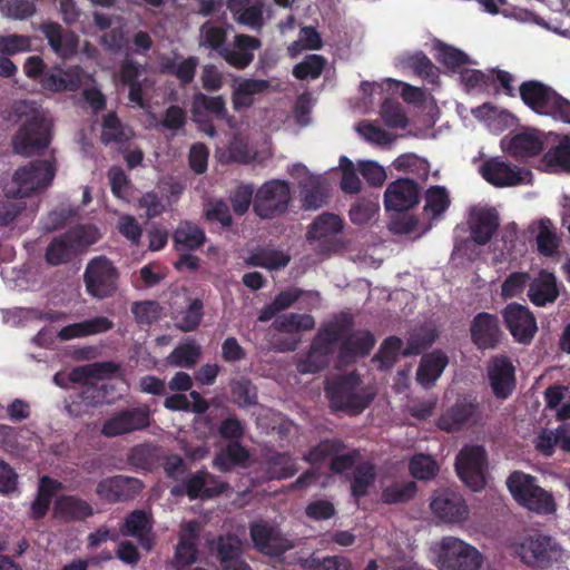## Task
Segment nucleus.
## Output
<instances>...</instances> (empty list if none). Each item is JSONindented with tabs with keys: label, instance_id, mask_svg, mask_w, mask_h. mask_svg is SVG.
Instances as JSON below:
<instances>
[{
	"label": "nucleus",
	"instance_id": "8fccbe9b",
	"mask_svg": "<svg viewBox=\"0 0 570 570\" xmlns=\"http://www.w3.org/2000/svg\"><path fill=\"white\" fill-rule=\"evenodd\" d=\"M345 443L340 439H325L311 448L304 460L309 463H322L326 459L331 460L345 450Z\"/></svg>",
	"mask_w": 570,
	"mask_h": 570
},
{
	"label": "nucleus",
	"instance_id": "4d7b16f0",
	"mask_svg": "<svg viewBox=\"0 0 570 570\" xmlns=\"http://www.w3.org/2000/svg\"><path fill=\"white\" fill-rule=\"evenodd\" d=\"M326 66V59L321 55H307L303 61L293 68V76L298 80L317 79Z\"/></svg>",
	"mask_w": 570,
	"mask_h": 570
},
{
	"label": "nucleus",
	"instance_id": "338daca9",
	"mask_svg": "<svg viewBox=\"0 0 570 570\" xmlns=\"http://www.w3.org/2000/svg\"><path fill=\"white\" fill-rule=\"evenodd\" d=\"M204 316V304L200 298H194L190 301L185 311L181 312L178 327L184 332L195 331Z\"/></svg>",
	"mask_w": 570,
	"mask_h": 570
},
{
	"label": "nucleus",
	"instance_id": "4be33fe9",
	"mask_svg": "<svg viewBox=\"0 0 570 570\" xmlns=\"http://www.w3.org/2000/svg\"><path fill=\"white\" fill-rule=\"evenodd\" d=\"M488 453L483 445L465 444V487L473 491L487 484Z\"/></svg>",
	"mask_w": 570,
	"mask_h": 570
},
{
	"label": "nucleus",
	"instance_id": "a18cd8bd",
	"mask_svg": "<svg viewBox=\"0 0 570 570\" xmlns=\"http://www.w3.org/2000/svg\"><path fill=\"white\" fill-rule=\"evenodd\" d=\"M272 327L281 333L311 331L315 327V320L311 314L288 313L276 317Z\"/></svg>",
	"mask_w": 570,
	"mask_h": 570
},
{
	"label": "nucleus",
	"instance_id": "dca6fc26",
	"mask_svg": "<svg viewBox=\"0 0 570 570\" xmlns=\"http://www.w3.org/2000/svg\"><path fill=\"white\" fill-rule=\"evenodd\" d=\"M488 380L494 396L507 400L515 389V370L505 355L493 356L487 368Z\"/></svg>",
	"mask_w": 570,
	"mask_h": 570
},
{
	"label": "nucleus",
	"instance_id": "680f3d73",
	"mask_svg": "<svg viewBox=\"0 0 570 570\" xmlns=\"http://www.w3.org/2000/svg\"><path fill=\"white\" fill-rule=\"evenodd\" d=\"M416 494V484L412 481L404 484L394 483L383 489L381 499L385 504L409 502Z\"/></svg>",
	"mask_w": 570,
	"mask_h": 570
},
{
	"label": "nucleus",
	"instance_id": "7ed1b4c3",
	"mask_svg": "<svg viewBox=\"0 0 570 570\" xmlns=\"http://www.w3.org/2000/svg\"><path fill=\"white\" fill-rule=\"evenodd\" d=\"M351 322L342 318L338 323H324L318 328L308 352L299 361L297 367L301 373H318L328 365L330 355L333 354L335 344L338 343L340 335L343 334Z\"/></svg>",
	"mask_w": 570,
	"mask_h": 570
},
{
	"label": "nucleus",
	"instance_id": "e433bc0d",
	"mask_svg": "<svg viewBox=\"0 0 570 570\" xmlns=\"http://www.w3.org/2000/svg\"><path fill=\"white\" fill-rule=\"evenodd\" d=\"M159 461L158 449L149 443L137 444L127 454V462L135 470L153 471Z\"/></svg>",
	"mask_w": 570,
	"mask_h": 570
},
{
	"label": "nucleus",
	"instance_id": "f8f14e48",
	"mask_svg": "<svg viewBox=\"0 0 570 570\" xmlns=\"http://www.w3.org/2000/svg\"><path fill=\"white\" fill-rule=\"evenodd\" d=\"M344 222L335 214L324 213L314 219L306 237L316 243L315 250L320 254H331L338 249L337 235L342 233Z\"/></svg>",
	"mask_w": 570,
	"mask_h": 570
},
{
	"label": "nucleus",
	"instance_id": "cd10ccee",
	"mask_svg": "<svg viewBox=\"0 0 570 570\" xmlns=\"http://www.w3.org/2000/svg\"><path fill=\"white\" fill-rule=\"evenodd\" d=\"M470 331L472 341L479 348H494L500 342L501 331L499 321L489 313L478 314L472 322Z\"/></svg>",
	"mask_w": 570,
	"mask_h": 570
},
{
	"label": "nucleus",
	"instance_id": "aec40b11",
	"mask_svg": "<svg viewBox=\"0 0 570 570\" xmlns=\"http://www.w3.org/2000/svg\"><path fill=\"white\" fill-rule=\"evenodd\" d=\"M502 148L513 158L522 159L540 155L544 148L538 130L521 131L501 140Z\"/></svg>",
	"mask_w": 570,
	"mask_h": 570
},
{
	"label": "nucleus",
	"instance_id": "ea45409f",
	"mask_svg": "<svg viewBox=\"0 0 570 570\" xmlns=\"http://www.w3.org/2000/svg\"><path fill=\"white\" fill-rule=\"evenodd\" d=\"M249 458L248 451L237 442H229L214 459V465L222 472H228L237 465H243Z\"/></svg>",
	"mask_w": 570,
	"mask_h": 570
},
{
	"label": "nucleus",
	"instance_id": "69168bd1",
	"mask_svg": "<svg viewBox=\"0 0 570 570\" xmlns=\"http://www.w3.org/2000/svg\"><path fill=\"white\" fill-rule=\"evenodd\" d=\"M492 89L493 80L491 70L489 72H484L476 69L465 68L466 92L491 94Z\"/></svg>",
	"mask_w": 570,
	"mask_h": 570
},
{
	"label": "nucleus",
	"instance_id": "6ab92c4d",
	"mask_svg": "<svg viewBox=\"0 0 570 570\" xmlns=\"http://www.w3.org/2000/svg\"><path fill=\"white\" fill-rule=\"evenodd\" d=\"M214 550L222 570H252L243 558V542L236 534L219 535Z\"/></svg>",
	"mask_w": 570,
	"mask_h": 570
},
{
	"label": "nucleus",
	"instance_id": "39448f33",
	"mask_svg": "<svg viewBox=\"0 0 570 570\" xmlns=\"http://www.w3.org/2000/svg\"><path fill=\"white\" fill-rule=\"evenodd\" d=\"M292 200L289 183L282 179L265 181L255 193L253 210L262 219L284 215Z\"/></svg>",
	"mask_w": 570,
	"mask_h": 570
},
{
	"label": "nucleus",
	"instance_id": "20e7f679",
	"mask_svg": "<svg viewBox=\"0 0 570 570\" xmlns=\"http://www.w3.org/2000/svg\"><path fill=\"white\" fill-rule=\"evenodd\" d=\"M52 139V125L39 111L33 110L12 137L13 150L22 156L42 155Z\"/></svg>",
	"mask_w": 570,
	"mask_h": 570
},
{
	"label": "nucleus",
	"instance_id": "c9c22d12",
	"mask_svg": "<svg viewBox=\"0 0 570 570\" xmlns=\"http://www.w3.org/2000/svg\"><path fill=\"white\" fill-rule=\"evenodd\" d=\"M431 509L443 522L460 523L463 520V501L448 493L435 497L431 502Z\"/></svg>",
	"mask_w": 570,
	"mask_h": 570
},
{
	"label": "nucleus",
	"instance_id": "58836bf2",
	"mask_svg": "<svg viewBox=\"0 0 570 570\" xmlns=\"http://www.w3.org/2000/svg\"><path fill=\"white\" fill-rule=\"evenodd\" d=\"M190 111L193 117L210 114L219 120L227 118L226 102L222 96L213 97L198 92L193 98Z\"/></svg>",
	"mask_w": 570,
	"mask_h": 570
},
{
	"label": "nucleus",
	"instance_id": "7c9ffc66",
	"mask_svg": "<svg viewBox=\"0 0 570 570\" xmlns=\"http://www.w3.org/2000/svg\"><path fill=\"white\" fill-rule=\"evenodd\" d=\"M436 566L440 570H463V541L444 537L436 550Z\"/></svg>",
	"mask_w": 570,
	"mask_h": 570
},
{
	"label": "nucleus",
	"instance_id": "0e129e2a",
	"mask_svg": "<svg viewBox=\"0 0 570 570\" xmlns=\"http://www.w3.org/2000/svg\"><path fill=\"white\" fill-rule=\"evenodd\" d=\"M409 66L415 75L431 85L439 83V68L422 52H417L410 57Z\"/></svg>",
	"mask_w": 570,
	"mask_h": 570
},
{
	"label": "nucleus",
	"instance_id": "9b49d317",
	"mask_svg": "<svg viewBox=\"0 0 570 570\" xmlns=\"http://www.w3.org/2000/svg\"><path fill=\"white\" fill-rule=\"evenodd\" d=\"M469 238H465V253L470 243L487 245L500 227V216L495 208L490 206H472L468 218Z\"/></svg>",
	"mask_w": 570,
	"mask_h": 570
},
{
	"label": "nucleus",
	"instance_id": "473e14b6",
	"mask_svg": "<svg viewBox=\"0 0 570 570\" xmlns=\"http://www.w3.org/2000/svg\"><path fill=\"white\" fill-rule=\"evenodd\" d=\"M176 250L189 252L204 246L206 235L202 227L191 222H181L173 234Z\"/></svg>",
	"mask_w": 570,
	"mask_h": 570
},
{
	"label": "nucleus",
	"instance_id": "5fc2aeb1",
	"mask_svg": "<svg viewBox=\"0 0 570 570\" xmlns=\"http://www.w3.org/2000/svg\"><path fill=\"white\" fill-rule=\"evenodd\" d=\"M409 470L413 478L426 481L435 478L439 465L431 455L419 453L411 458Z\"/></svg>",
	"mask_w": 570,
	"mask_h": 570
},
{
	"label": "nucleus",
	"instance_id": "e2e57ef3",
	"mask_svg": "<svg viewBox=\"0 0 570 570\" xmlns=\"http://www.w3.org/2000/svg\"><path fill=\"white\" fill-rule=\"evenodd\" d=\"M449 206L450 198L444 187L433 186L426 190L424 210L433 218L444 213Z\"/></svg>",
	"mask_w": 570,
	"mask_h": 570
},
{
	"label": "nucleus",
	"instance_id": "de8ad7c7",
	"mask_svg": "<svg viewBox=\"0 0 570 570\" xmlns=\"http://www.w3.org/2000/svg\"><path fill=\"white\" fill-rule=\"evenodd\" d=\"M200 354V346L195 341H191L176 346L168 355L167 361L174 366L193 368Z\"/></svg>",
	"mask_w": 570,
	"mask_h": 570
},
{
	"label": "nucleus",
	"instance_id": "a211bd4d",
	"mask_svg": "<svg viewBox=\"0 0 570 570\" xmlns=\"http://www.w3.org/2000/svg\"><path fill=\"white\" fill-rule=\"evenodd\" d=\"M478 171L481 177L494 187H511L523 183V171L512 167L500 157L489 158L480 164Z\"/></svg>",
	"mask_w": 570,
	"mask_h": 570
},
{
	"label": "nucleus",
	"instance_id": "ddd939ff",
	"mask_svg": "<svg viewBox=\"0 0 570 570\" xmlns=\"http://www.w3.org/2000/svg\"><path fill=\"white\" fill-rule=\"evenodd\" d=\"M144 489L138 478L117 474L101 479L96 488L97 495L108 503H120L134 500Z\"/></svg>",
	"mask_w": 570,
	"mask_h": 570
},
{
	"label": "nucleus",
	"instance_id": "774afa93",
	"mask_svg": "<svg viewBox=\"0 0 570 570\" xmlns=\"http://www.w3.org/2000/svg\"><path fill=\"white\" fill-rule=\"evenodd\" d=\"M381 118L389 128H405L407 118L399 102L385 99L381 107Z\"/></svg>",
	"mask_w": 570,
	"mask_h": 570
},
{
	"label": "nucleus",
	"instance_id": "423d86ee",
	"mask_svg": "<svg viewBox=\"0 0 570 570\" xmlns=\"http://www.w3.org/2000/svg\"><path fill=\"white\" fill-rule=\"evenodd\" d=\"M56 168L49 160H33L19 167L12 178L14 189L8 190V196L26 198L43 188L53 180Z\"/></svg>",
	"mask_w": 570,
	"mask_h": 570
},
{
	"label": "nucleus",
	"instance_id": "b1692460",
	"mask_svg": "<svg viewBox=\"0 0 570 570\" xmlns=\"http://www.w3.org/2000/svg\"><path fill=\"white\" fill-rule=\"evenodd\" d=\"M262 47L261 39L239 33L234 37V48L227 47L220 52V57L232 67L243 70L254 60V51Z\"/></svg>",
	"mask_w": 570,
	"mask_h": 570
},
{
	"label": "nucleus",
	"instance_id": "f257e3e1",
	"mask_svg": "<svg viewBox=\"0 0 570 570\" xmlns=\"http://www.w3.org/2000/svg\"><path fill=\"white\" fill-rule=\"evenodd\" d=\"M507 488L521 508L538 515H549L557 511L553 494L538 484L534 475L515 470L505 481Z\"/></svg>",
	"mask_w": 570,
	"mask_h": 570
},
{
	"label": "nucleus",
	"instance_id": "c756f323",
	"mask_svg": "<svg viewBox=\"0 0 570 570\" xmlns=\"http://www.w3.org/2000/svg\"><path fill=\"white\" fill-rule=\"evenodd\" d=\"M558 295L556 276L546 269H541L538 277L529 284L528 296L537 306L554 302Z\"/></svg>",
	"mask_w": 570,
	"mask_h": 570
},
{
	"label": "nucleus",
	"instance_id": "2f4dec72",
	"mask_svg": "<svg viewBox=\"0 0 570 570\" xmlns=\"http://www.w3.org/2000/svg\"><path fill=\"white\" fill-rule=\"evenodd\" d=\"M448 362V356L441 351L423 355L416 371V381L424 387L433 386Z\"/></svg>",
	"mask_w": 570,
	"mask_h": 570
},
{
	"label": "nucleus",
	"instance_id": "9d476101",
	"mask_svg": "<svg viewBox=\"0 0 570 570\" xmlns=\"http://www.w3.org/2000/svg\"><path fill=\"white\" fill-rule=\"evenodd\" d=\"M150 425V410L147 405L127 407L116 412L107 419L101 426V434L106 438H116Z\"/></svg>",
	"mask_w": 570,
	"mask_h": 570
},
{
	"label": "nucleus",
	"instance_id": "0eeeda50",
	"mask_svg": "<svg viewBox=\"0 0 570 570\" xmlns=\"http://www.w3.org/2000/svg\"><path fill=\"white\" fill-rule=\"evenodd\" d=\"M518 554L521 561L532 568L548 569L558 562L562 549L554 538L543 533L527 535L519 544Z\"/></svg>",
	"mask_w": 570,
	"mask_h": 570
},
{
	"label": "nucleus",
	"instance_id": "09e8293b",
	"mask_svg": "<svg viewBox=\"0 0 570 570\" xmlns=\"http://www.w3.org/2000/svg\"><path fill=\"white\" fill-rule=\"evenodd\" d=\"M198 63V57L189 56L179 63L168 59L163 62V69L165 72L175 76L181 86H186L194 80Z\"/></svg>",
	"mask_w": 570,
	"mask_h": 570
},
{
	"label": "nucleus",
	"instance_id": "3c124183",
	"mask_svg": "<svg viewBox=\"0 0 570 570\" xmlns=\"http://www.w3.org/2000/svg\"><path fill=\"white\" fill-rule=\"evenodd\" d=\"M402 346L403 341L399 336H389L382 342L377 353L373 357V361L380 362L381 370L392 368L395 365L399 355L402 354Z\"/></svg>",
	"mask_w": 570,
	"mask_h": 570
},
{
	"label": "nucleus",
	"instance_id": "f704fd0d",
	"mask_svg": "<svg viewBox=\"0 0 570 570\" xmlns=\"http://www.w3.org/2000/svg\"><path fill=\"white\" fill-rule=\"evenodd\" d=\"M271 82L265 79H244L233 90L232 104L236 111L249 108L253 96L269 89Z\"/></svg>",
	"mask_w": 570,
	"mask_h": 570
},
{
	"label": "nucleus",
	"instance_id": "72a5a7b5",
	"mask_svg": "<svg viewBox=\"0 0 570 570\" xmlns=\"http://www.w3.org/2000/svg\"><path fill=\"white\" fill-rule=\"evenodd\" d=\"M493 412V400L489 394L465 400V430L473 426L483 430Z\"/></svg>",
	"mask_w": 570,
	"mask_h": 570
},
{
	"label": "nucleus",
	"instance_id": "052dcab7",
	"mask_svg": "<svg viewBox=\"0 0 570 570\" xmlns=\"http://www.w3.org/2000/svg\"><path fill=\"white\" fill-rule=\"evenodd\" d=\"M200 45L217 51L219 55L224 49H227V29L219 26H213L210 22H205L200 27Z\"/></svg>",
	"mask_w": 570,
	"mask_h": 570
},
{
	"label": "nucleus",
	"instance_id": "c03bdc74",
	"mask_svg": "<svg viewBox=\"0 0 570 570\" xmlns=\"http://www.w3.org/2000/svg\"><path fill=\"white\" fill-rule=\"evenodd\" d=\"M291 256L282 250L262 248L248 257L247 264L269 271H277L287 266Z\"/></svg>",
	"mask_w": 570,
	"mask_h": 570
},
{
	"label": "nucleus",
	"instance_id": "412c9836",
	"mask_svg": "<svg viewBox=\"0 0 570 570\" xmlns=\"http://www.w3.org/2000/svg\"><path fill=\"white\" fill-rule=\"evenodd\" d=\"M41 32L48 41L50 49L60 58L69 59L78 51V36L63 29L57 22H43L40 27Z\"/></svg>",
	"mask_w": 570,
	"mask_h": 570
},
{
	"label": "nucleus",
	"instance_id": "6e6552de",
	"mask_svg": "<svg viewBox=\"0 0 570 570\" xmlns=\"http://www.w3.org/2000/svg\"><path fill=\"white\" fill-rule=\"evenodd\" d=\"M342 318L351 322L348 328L340 335L338 361L343 364H352L360 357L367 356L373 350L376 340L367 330H354V317L346 312L335 315L328 323H338Z\"/></svg>",
	"mask_w": 570,
	"mask_h": 570
},
{
	"label": "nucleus",
	"instance_id": "2eb2a0df",
	"mask_svg": "<svg viewBox=\"0 0 570 570\" xmlns=\"http://www.w3.org/2000/svg\"><path fill=\"white\" fill-rule=\"evenodd\" d=\"M249 534L254 548L269 557H279L293 547L277 529L265 521L252 522L249 524Z\"/></svg>",
	"mask_w": 570,
	"mask_h": 570
},
{
	"label": "nucleus",
	"instance_id": "6e6d98bb",
	"mask_svg": "<svg viewBox=\"0 0 570 570\" xmlns=\"http://www.w3.org/2000/svg\"><path fill=\"white\" fill-rule=\"evenodd\" d=\"M379 209L376 198H358L350 208V219L355 225H365L374 218Z\"/></svg>",
	"mask_w": 570,
	"mask_h": 570
},
{
	"label": "nucleus",
	"instance_id": "a19ab883",
	"mask_svg": "<svg viewBox=\"0 0 570 570\" xmlns=\"http://www.w3.org/2000/svg\"><path fill=\"white\" fill-rule=\"evenodd\" d=\"M438 337L434 327L421 325L412 330L407 337V344L402 351L405 357L420 355L423 351L431 347Z\"/></svg>",
	"mask_w": 570,
	"mask_h": 570
},
{
	"label": "nucleus",
	"instance_id": "13d9d810",
	"mask_svg": "<svg viewBox=\"0 0 570 570\" xmlns=\"http://www.w3.org/2000/svg\"><path fill=\"white\" fill-rule=\"evenodd\" d=\"M543 161L549 167H557L570 174V137H564L557 146L543 155Z\"/></svg>",
	"mask_w": 570,
	"mask_h": 570
},
{
	"label": "nucleus",
	"instance_id": "1a4fd4ad",
	"mask_svg": "<svg viewBox=\"0 0 570 570\" xmlns=\"http://www.w3.org/2000/svg\"><path fill=\"white\" fill-rule=\"evenodd\" d=\"M83 281L91 296L107 298L117 291L118 272L106 256H97L87 264Z\"/></svg>",
	"mask_w": 570,
	"mask_h": 570
},
{
	"label": "nucleus",
	"instance_id": "37998d69",
	"mask_svg": "<svg viewBox=\"0 0 570 570\" xmlns=\"http://www.w3.org/2000/svg\"><path fill=\"white\" fill-rule=\"evenodd\" d=\"M198 556L197 535L194 532L180 535L175 549L173 567L176 570H183L196 562Z\"/></svg>",
	"mask_w": 570,
	"mask_h": 570
},
{
	"label": "nucleus",
	"instance_id": "79ce46f5",
	"mask_svg": "<svg viewBox=\"0 0 570 570\" xmlns=\"http://www.w3.org/2000/svg\"><path fill=\"white\" fill-rule=\"evenodd\" d=\"M375 478V466L371 462H363L356 465L351 482V495L356 503L360 499L368 494V490L374 484Z\"/></svg>",
	"mask_w": 570,
	"mask_h": 570
},
{
	"label": "nucleus",
	"instance_id": "a878e982",
	"mask_svg": "<svg viewBox=\"0 0 570 570\" xmlns=\"http://www.w3.org/2000/svg\"><path fill=\"white\" fill-rule=\"evenodd\" d=\"M80 230H70L55 237L46 249V261L51 266L69 263L81 245Z\"/></svg>",
	"mask_w": 570,
	"mask_h": 570
},
{
	"label": "nucleus",
	"instance_id": "bb28decb",
	"mask_svg": "<svg viewBox=\"0 0 570 570\" xmlns=\"http://www.w3.org/2000/svg\"><path fill=\"white\" fill-rule=\"evenodd\" d=\"M557 94L554 89L538 80L523 81L519 87L523 104L540 115H546Z\"/></svg>",
	"mask_w": 570,
	"mask_h": 570
},
{
	"label": "nucleus",
	"instance_id": "4468645a",
	"mask_svg": "<svg viewBox=\"0 0 570 570\" xmlns=\"http://www.w3.org/2000/svg\"><path fill=\"white\" fill-rule=\"evenodd\" d=\"M502 316L517 342L529 344L532 341L538 327L535 317L527 306L518 303L508 304L502 311Z\"/></svg>",
	"mask_w": 570,
	"mask_h": 570
},
{
	"label": "nucleus",
	"instance_id": "c85d7f7f",
	"mask_svg": "<svg viewBox=\"0 0 570 570\" xmlns=\"http://www.w3.org/2000/svg\"><path fill=\"white\" fill-rule=\"evenodd\" d=\"M153 520L144 510H134L125 518L121 532L124 535L134 537L138 540L140 547L150 551L154 546Z\"/></svg>",
	"mask_w": 570,
	"mask_h": 570
},
{
	"label": "nucleus",
	"instance_id": "864d4df0",
	"mask_svg": "<svg viewBox=\"0 0 570 570\" xmlns=\"http://www.w3.org/2000/svg\"><path fill=\"white\" fill-rule=\"evenodd\" d=\"M296 472V461L288 453H275L267 462V473L272 479H287Z\"/></svg>",
	"mask_w": 570,
	"mask_h": 570
},
{
	"label": "nucleus",
	"instance_id": "49530a36",
	"mask_svg": "<svg viewBox=\"0 0 570 570\" xmlns=\"http://www.w3.org/2000/svg\"><path fill=\"white\" fill-rule=\"evenodd\" d=\"M393 167L406 174L426 180L430 174V164L426 159L413 153L402 154L394 161Z\"/></svg>",
	"mask_w": 570,
	"mask_h": 570
},
{
	"label": "nucleus",
	"instance_id": "bf43d9fd",
	"mask_svg": "<svg viewBox=\"0 0 570 570\" xmlns=\"http://www.w3.org/2000/svg\"><path fill=\"white\" fill-rule=\"evenodd\" d=\"M128 139L129 135L126 132L118 116L115 112L107 114L102 120L101 141L105 145H109L111 142L121 144Z\"/></svg>",
	"mask_w": 570,
	"mask_h": 570
},
{
	"label": "nucleus",
	"instance_id": "603ef678",
	"mask_svg": "<svg viewBox=\"0 0 570 570\" xmlns=\"http://www.w3.org/2000/svg\"><path fill=\"white\" fill-rule=\"evenodd\" d=\"M230 393L238 407L245 409L257 404V387L246 377L233 381Z\"/></svg>",
	"mask_w": 570,
	"mask_h": 570
},
{
	"label": "nucleus",
	"instance_id": "4c0bfd02",
	"mask_svg": "<svg viewBox=\"0 0 570 570\" xmlns=\"http://www.w3.org/2000/svg\"><path fill=\"white\" fill-rule=\"evenodd\" d=\"M302 203L308 210L321 208L325 204L326 187L317 176L309 175L302 183Z\"/></svg>",
	"mask_w": 570,
	"mask_h": 570
},
{
	"label": "nucleus",
	"instance_id": "f3484780",
	"mask_svg": "<svg viewBox=\"0 0 570 570\" xmlns=\"http://www.w3.org/2000/svg\"><path fill=\"white\" fill-rule=\"evenodd\" d=\"M420 202V187L410 178H399L389 184L384 193L386 210L397 213L409 210Z\"/></svg>",
	"mask_w": 570,
	"mask_h": 570
},
{
	"label": "nucleus",
	"instance_id": "393cba45",
	"mask_svg": "<svg viewBox=\"0 0 570 570\" xmlns=\"http://www.w3.org/2000/svg\"><path fill=\"white\" fill-rule=\"evenodd\" d=\"M53 518L69 523L85 521L94 515L92 505L76 494H63L56 499L52 509Z\"/></svg>",
	"mask_w": 570,
	"mask_h": 570
},
{
	"label": "nucleus",
	"instance_id": "5701e85b",
	"mask_svg": "<svg viewBox=\"0 0 570 570\" xmlns=\"http://www.w3.org/2000/svg\"><path fill=\"white\" fill-rule=\"evenodd\" d=\"M214 481V476H212L206 470H199L189 478L184 479L181 487L177 485L173 488L171 493L181 494L185 492L190 500L198 498L210 499L222 494L226 489V484L224 482H218L214 487H207L208 482Z\"/></svg>",
	"mask_w": 570,
	"mask_h": 570
},
{
	"label": "nucleus",
	"instance_id": "f03ea898",
	"mask_svg": "<svg viewBox=\"0 0 570 570\" xmlns=\"http://www.w3.org/2000/svg\"><path fill=\"white\" fill-rule=\"evenodd\" d=\"M325 392L334 411L353 415L363 412L373 401V395L365 393L355 372L337 376L326 385Z\"/></svg>",
	"mask_w": 570,
	"mask_h": 570
}]
</instances>
